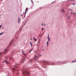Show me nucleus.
Returning <instances> with one entry per match:
<instances>
[{
  "instance_id": "f257e3e1",
  "label": "nucleus",
  "mask_w": 76,
  "mask_h": 76,
  "mask_svg": "<svg viewBox=\"0 0 76 76\" xmlns=\"http://www.w3.org/2000/svg\"><path fill=\"white\" fill-rule=\"evenodd\" d=\"M29 73V72L28 73V72H27L26 71H25L23 72V75H25L26 74H28Z\"/></svg>"
},
{
  "instance_id": "f03ea898",
  "label": "nucleus",
  "mask_w": 76,
  "mask_h": 76,
  "mask_svg": "<svg viewBox=\"0 0 76 76\" xmlns=\"http://www.w3.org/2000/svg\"><path fill=\"white\" fill-rule=\"evenodd\" d=\"M48 42L50 41V37H49V35L48 34Z\"/></svg>"
},
{
  "instance_id": "7ed1b4c3",
  "label": "nucleus",
  "mask_w": 76,
  "mask_h": 76,
  "mask_svg": "<svg viewBox=\"0 0 76 76\" xmlns=\"http://www.w3.org/2000/svg\"><path fill=\"white\" fill-rule=\"evenodd\" d=\"M38 58V57H37V56L35 55L34 56V58L36 60V59H37Z\"/></svg>"
},
{
  "instance_id": "20e7f679",
  "label": "nucleus",
  "mask_w": 76,
  "mask_h": 76,
  "mask_svg": "<svg viewBox=\"0 0 76 76\" xmlns=\"http://www.w3.org/2000/svg\"><path fill=\"white\" fill-rule=\"evenodd\" d=\"M26 11H25V15H26V12H27L28 11V8H26Z\"/></svg>"
},
{
  "instance_id": "39448f33",
  "label": "nucleus",
  "mask_w": 76,
  "mask_h": 76,
  "mask_svg": "<svg viewBox=\"0 0 76 76\" xmlns=\"http://www.w3.org/2000/svg\"><path fill=\"white\" fill-rule=\"evenodd\" d=\"M3 63H8L9 62L7 61H5L3 62Z\"/></svg>"
},
{
  "instance_id": "423d86ee",
  "label": "nucleus",
  "mask_w": 76,
  "mask_h": 76,
  "mask_svg": "<svg viewBox=\"0 0 76 76\" xmlns=\"http://www.w3.org/2000/svg\"><path fill=\"white\" fill-rule=\"evenodd\" d=\"M62 64H65V63H67V62H62Z\"/></svg>"
},
{
  "instance_id": "0eeeda50",
  "label": "nucleus",
  "mask_w": 76,
  "mask_h": 76,
  "mask_svg": "<svg viewBox=\"0 0 76 76\" xmlns=\"http://www.w3.org/2000/svg\"><path fill=\"white\" fill-rule=\"evenodd\" d=\"M75 62H76V60L75 61H72L71 63H75Z\"/></svg>"
},
{
  "instance_id": "6e6552de",
  "label": "nucleus",
  "mask_w": 76,
  "mask_h": 76,
  "mask_svg": "<svg viewBox=\"0 0 76 76\" xmlns=\"http://www.w3.org/2000/svg\"><path fill=\"white\" fill-rule=\"evenodd\" d=\"M13 40H12L11 41V42H10V45H11V44H12V43L13 42Z\"/></svg>"
},
{
  "instance_id": "1a4fd4ad",
  "label": "nucleus",
  "mask_w": 76,
  "mask_h": 76,
  "mask_svg": "<svg viewBox=\"0 0 76 76\" xmlns=\"http://www.w3.org/2000/svg\"><path fill=\"white\" fill-rule=\"evenodd\" d=\"M34 40L35 41H37V40L35 38H33Z\"/></svg>"
},
{
  "instance_id": "9d476101",
  "label": "nucleus",
  "mask_w": 76,
  "mask_h": 76,
  "mask_svg": "<svg viewBox=\"0 0 76 76\" xmlns=\"http://www.w3.org/2000/svg\"><path fill=\"white\" fill-rule=\"evenodd\" d=\"M33 50V49H32L31 50H30L29 51V53H30L31 52V51H32V50Z\"/></svg>"
},
{
  "instance_id": "9b49d317",
  "label": "nucleus",
  "mask_w": 76,
  "mask_h": 76,
  "mask_svg": "<svg viewBox=\"0 0 76 76\" xmlns=\"http://www.w3.org/2000/svg\"><path fill=\"white\" fill-rule=\"evenodd\" d=\"M48 62L45 61V63H46V64H48Z\"/></svg>"
},
{
  "instance_id": "f8f14e48",
  "label": "nucleus",
  "mask_w": 76,
  "mask_h": 76,
  "mask_svg": "<svg viewBox=\"0 0 76 76\" xmlns=\"http://www.w3.org/2000/svg\"><path fill=\"white\" fill-rule=\"evenodd\" d=\"M68 19H70V16H68Z\"/></svg>"
},
{
  "instance_id": "ddd939ff",
  "label": "nucleus",
  "mask_w": 76,
  "mask_h": 76,
  "mask_svg": "<svg viewBox=\"0 0 76 76\" xmlns=\"http://www.w3.org/2000/svg\"><path fill=\"white\" fill-rule=\"evenodd\" d=\"M30 43L31 44V47H32V42H30Z\"/></svg>"
},
{
  "instance_id": "4468645a",
  "label": "nucleus",
  "mask_w": 76,
  "mask_h": 76,
  "mask_svg": "<svg viewBox=\"0 0 76 76\" xmlns=\"http://www.w3.org/2000/svg\"><path fill=\"white\" fill-rule=\"evenodd\" d=\"M10 60H12V61H13V59L12 58H11V59H10Z\"/></svg>"
},
{
  "instance_id": "2eb2a0df",
  "label": "nucleus",
  "mask_w": 76,
  "mask_h": 76,
  "mask_svg": "<svg viewBox=\"0 0 76 76\" xmlns=\"http://www.w3.org/2000/svg\"><path fill=\"white\" fill-rule=\"evenodd\" d=\"M62 12H63V13H64V10H63V9H62Z\"/></svg>"
},
{
  "instance_id": "dca6fc26",
  "label": "nucleus",
  "mask_w": 76,
  "mask_h": 76,
  "mask_svg": "<svg viewBox=\"0 0 76 76\" xmlns=\"http://www.w3.org/2000/svg\"><path fill=\"white\" fill-rule=\"evenodd\" d=\"M49 44V43H48V42H47V45H48Z\"/></svg>"
},
{
  "instance_id": "f3484780",
  "label": "nucleus",
  "mask_w": 76,
  "mask_h": 76,
  "mask_svg": "<svg viewBox=\"0 0 76 76\" xmlns=\"http://www.w3.org/2000/svg\"><path fill=\"white\" fill-rule=\"evenodd\" d=\"M23 54H24V56H26V54L25 53H23Z\"/></svg>"
},
{
  "instance_id": "a211bd4d",
  "label": "nucleus",
  "mask_w": 76,
  "mask_h": 76,
  "mask_svg": "<svg viewBox=\"0 0 76 76\" xmlns=\"http://www.w3.org/2000/svg\"><path fill=\"white\" fill-rule=\"evenodd\" d=\"M3 34V33H1L0 34V35H2V34Z\"/></svg>"
},
{
  "instance_id": "6ab92c4d",
  "label": "nucleus",
  "mask_w": 76,
  "mask_h": 76,
  "mask_svg": "<svg viewBox=\"0 0 76 76\" xmlns=\"http://www.w3.org/2000/svg\"><path fill=\"white\" fill-rule=\"evenodd\" d=\"M31 1L32 3H33V4H34V2H33V1H32V0H31Z\"/></svg>"
},
{
  "instance_id": "aec40b11",
  "label": "nucleus",
  "mask_w": 76,
  "mask_h": 76,
  "mask_svg": "<svg viewBox=\"0 0 76 76\" xmlns=\"http://www.w3.org/2000/svg\"><path fill=\"white\" fill-rule=\"evenodd\" d=\"M73 12H71V14L72 15V14H73Z\"/></svg>"
},
{
  "instance_id": "412c9836",
  "label": "nucleus",
  "mask_w": 76,
  "mask_h": 76,
  "mask_svg": "<svg viewBox=\"0 0 76 76\" xmlns=\"http://www.w3.org/2000/svg\"><path fill=\"white\" fill-rule=\"evenodd\" d=\"M71 0V1H72V2H73V1H74V0Z\"/></svg>"
},
{
  "instance_id": "4be33fe9",
  "label": "nucleus",
  "mask_w": 76,
  "mask_h": 76,
  "mask_svg": "<svg viewBox=\"0 0 76 76\" xmlns=\"http://www.w3.org/2000/svg\"><path fill=\"white\" fill-rule=\"evenodd\" d=\"M14 68H17V67H16V66H14Z\"/></svg>"
},
{
  "instance_id": "5701e85b",
  "label": "nucleus",
  "mask_w": 76,
  "mask_h": 76,
  "mask_svg": "<svg viewBox=\"0 0 76 76\" xmlns=\"http://www.w3.org/2000/svg\"><path fill=\"white\" fill-rule=\"evenodd\" d=\"M6 51H7V49H5L4 50V52H6Z\"/></svg>"
},
{
  "instance_id": "b1692460",
  "label": "nucleus",
  "mask_w": 76,
  "mask_h": 76,
  "mask_svg": "<svg viewBox=\"0 0 76 76\" xmlns=\"http://www.w3.org/2000/svg\"><path fill=\"white\" fill-rule=\"evenodd\" d=\"M59 63H61V62H58V64Z\"/></svg>"
},
{
  "instance_id": "393cba45",
  "label": "nucleus",
  "mask_w": 76,
  "mask_h": 76,
  "mask_svg": "<svg viewBox=\"0 0 76 76\" xmlns=\"http://www.w3.org/2000/svg\"><path fill=\"white\" fill-rule=\"evenodd\" d=\"M12 69L14 70H15V68H12Z\"/></svg>"
},
{
  "instance_id": "a878e982",
  "label": "nucleus",
  "mask_w": 76,
  "mask_h": 76,
  "mask_svg": "<svg viewBox=\"0 0 76 76\" xmlns=\"http://www.w3.org/2000/svg\"><path fill=\"white\" fill-rule=\"evenodd\" d=\"M46 24H44V26H46Z\"/></svg>"
},
{
  "instance_id": "bb28decb",
  "label": "nucleus",
  "mask_w": 76,
  "mask_h": 76,
  "mask_svg": "<svg viewBox=\"0 0 76 76\" xmlns=\"http://www.w3.org/2000/svg\"><path fill=\"white\" fill-rule=\"evenodd\" d=\"M69 10H72L69 9Z\"/></svg>"
},
{
  "instance_id": "cd10ccee",
  "label": "nucleus",
  "mask_w": 76,
  "mask_h": 76,
  "mask_svg": "<svg viewBox=\"0 0 76 76\" xmlns=\"http://www.w3.org/2000/svg\"><path fill=\"white\" fill-rule=\"evenodd\" d=\"M76 14V13L75 12H74V15H75Z\"/></svg>"
},
{
  "instance_id": "c85d7f7f",
  "label": "nucleus",
  "mask_w": 76,
  "mask_h": 76,
  "mask_svg": "<svg viewBox=\"0 0 76 76\" xmlns=\"http://www.w3.org/2000/svg\"><path fill=\"white\" fill-rule=\"evenodd\" d=\"M73 5H75V4H72Z\"/></svg>"
},
{
  "instance_id": "c756f323",
  "label": "nucleus",
  "mask_w": 76,
  "mask_h": 76,
  "mask_svg": "<svg viewBox=\"0 0 76 76\" xmlns=\"http://www.w3.org/2000/svg\"><path fill=\"white\" fill-rule=\"evenodd\" d=\"M42 26H43V23H42Z\"/></svg>"
},
{
  "instance_id": "7c9ffc66",
  "label": "nucleus",
  "mask_w": 76,
  "mask_h": 76,
  "mask_svg": "<svg viewBox=\"0 0 76 76\" xmlns=\"http://www.w3.org/2000/svg\"><path fill=\"white\" fill-rule=\"evenodd\" d=\"M41 29H42V30H43L44 29V28H42Z\"/></svg>"
},
{
  "instance_id": "2f4dec72",
  "label": "nucleus",
  "mask_w": 76,
  "mask_h": 76,
  "mask_svg": "<svg viewBox=\"0 0 76 76\" xmlns=\"http://www.w3.org/2000/svg\"><path fill=\"white\" fill-rule=\"evenodd\" d=\"M22 52H24H24H25V51H23V50H22Z\"/></svg>"
},
{
  "instance_id": "473e14b6",
  "label": "nucleus",
  "mask_w": 76,
  "mask_h": 76,
  "mask_svg": "<svg viewBox=\"0 0 76 76\" xmlns=\"http://www.w3.org/2000/svg\"><path fill=\"white\" fill-rule=\"evenodd\" d=\"M54 3V2H52V4H53Z\"/></svg>"
},
{
  "instance_id": "72a5a7b5",
  "label": "nucleus",
  "mask_w": 76,
  "mask_h": 76,
  "mask_svg": "<svg viewBox=\"0 0 76 76\" xmlns=\"http://www.w3.org/2000/svg\"><path fill=\"white\" fill-rule=\"evenodd\" d=\"M30 39L31 40V41H32V39H31V38H30Z\"/></svg>"
},
{
  "instance_id": "f704fd0d",
  "label": "nucleus",
  "mask_w": 76,
  "mask_h": 76,
  "mask_svg": "<svg viewBox=\"0 0 76 76\" xmlns=\"http://www.w3.org/2000/svg\"><path fill=\"white\" fill-rule=\"evenodd\" d=\"M15 66H16V65H17V64H15Z\"/></svg>"
},
{
  "instance_id": "c9c22d12",
  "label": "nucleus",
  "mask_w": 76,
  "mask_h": 76,
  "mask_svg": "<svg viewBox=\"0 0 76 76\" xmlns=\"http://www.w3.org/2000/svg\"><path fill=\"white\" fill-rule=\"evenodd\" d=\"M48 45H47V47H48Z\"/></svg>"
},
{
  "instance_id": "e433bc0d",
  "label": "nucleus",
  "mask_w": 76,
  "mask_h": 76,
  "mask_svg": "<svg viewBox=\"0 0 76 76\" xmlns=\"http://www.w3.org/2000/svg\"><path fill=\"white\" fill-rule=\"evenodd\" d=\"M1 54V53H0V54Z\"/></svg>"
},
{
  "instance_id": "4c0bfd02",
  "label": "nucleus",
  "mask_w": 76,
  "mask_h": 76,
  "mask_svg": "<svg viewBox=\"0 0 76 76\" xmlns=\"http://www.w3.org/2000/svg\"><path fill=\"white\" fill-rule=\"evenodd\" d=\"M43 51H44V49H42Z\"/></svg>"
},
{
  "instance_id": "58836bf2",
  "label": "nucleus",
  "mask_w": 76,
  "mask_h": 76,
  "mask_svg": "<svg viewBox=\"0 0 76 76\" xmlns=\"http://www.w3.org/2000/svg\"><path fill=\"white\" fill-rule=\"evenodd\" d=\"M41 56V55H40L39 56V57H40V56Z\"/></svg>"
},
{
  "instance_id": "ea45409f",
  "label": "nucleus",
  "mask_w": 76,
  "mask_h": 76,
  "mask_svg": "<svg viewBox=\"0 0 76 76\" xmlns=\"http://www.w3.org/2000/svg\"><path fill=\"white\" fill-rule=\"evenodd\" d=\"M28 76H29V75L28 74Z\"/></svg>"
},
{
  "instance_id": "a19ab883",
  "label": "nucleus",
  "mask_w": 76,
  "mask_h": 76,
  "mask_svg": "<svg viewBox=\"0 0 76 76\" xmlns=\"http://www.w3.org/2000/svg\"><path fill=\"white\" fill-rule=\"evenodd\" d=\"M68 14L67 13V14H66V15H67Z\"/></svg>"
},
{
  "instance_id": "79ce46f5",
  "label": "nucleus",
  "mask_w": 76,
  "mask_h": 76,
  "mask_svg": "<svg viewBox=\"0 0 76 76\" xmlns=\"http://www.w3.org/2000/svg\"><path fill=\"white\" fill-rule=\"evenodd\" d=\"M21 16H22V15H21Z\"/></svg>"
},
{
  "instance_id": "37998d69",
  "label": "nucleus",
  "mask_w": 76,
  "mask_h": 76,
  "mask_svg": "<svg viewBox=\"0 0 76 76\" xmlns=\"http://www.w3.org/2000/svg\"><path fill=\"white\" fill-rule=\"evenodd\" d=\"M2 0H1V1H2Z\"/></svg>"
}]
</instances>
